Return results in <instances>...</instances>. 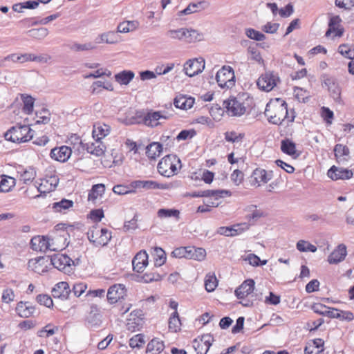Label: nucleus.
<instances>
[{
    "label": "nucleus",
    "mask_w": 354,
    "mask_h": 354,
    "mask_svg": "<svg viewBox=\"0 0 354 354\" xmlns=\"http://www.w3.org/2000/svg\"><path fill=\"white\" fill-rule=\"evenodd\" d=\"M265 115L274 124H280L283 121L291 123L295 118L294 111H288L287 103L281 98L271 99L265 109Z\"/></svg>",
    "instance_id": "nucleus-1"
},
{
    "label": "nucleus",
    "mask_w": 354,
    "mask_h": 354,
    "mask_svg": "<svg viewBox=\"0 0 354 354\" xmlns=\"http://www.w3.org/2000/svg\"><path fill=\"white\" fill-rule=\"evenodd\" d=\"M254 105L253 98L250 96L230 97L223 102V106L228 115L232 116H241Z\"/></svg>",
    "instance_id": "nucleus-2"
},
{
    "label": "nucleus",
    "mask_w": 354,
    "mask_h": 354,
    "mask_svg": "<svg viewBox=\"0 0 354 354\" xmlns=\"http://www.w3.org/2000/svg\"><path fill=\"white\" fill-rule=\"evenodd\" d=\"M157 169L160 175L171 177L181 169V161L176 155H167L159 161Z\"/></svg>",
    "instance_id": "nucleus-3"
},
{
    "label": "nucleus",
    "mask_w": 354,
    "mask_h": 354,
    "mask_svg": "<svg viewBox=\"0 0 354 354\" xmlns=\"http://www.w3.org/2000/svg\"><path fill=\"white\" fill-rule=\"evenodd\" d=\"M34 131L28 125L17 124L4 135L6 140L15 143L26 142L33 137Z\"/></svg>",
    "instance_id": "nucleus-4"
},
{
    "label": "nucleus",
    "mask_w": 354,
    "mask_h": 354,
    "mask_svg": "<svg viewBox=\"0 0 354 354\" xmlns=\"http://www.w3.org/2000/svg\"><path fill=\"white\" fill-rule=\"evenodd\" d=\"M171 256L176 258H185L201 261L206 257V251L202 248L194 246L176 248L171 252Z\"/></svg>",
    "instance_id": "nucleus-5"
},
{
    "label": "nucleus",
    "mask_w": 354,
    "mask_h": 354,
    "mask_svg": "<svg viewBox=\"0 0 354 354\" xmlns=\"http://www.w3.org/2000/svg\"><path fill=\"white\" fill-rule=\"evenodd\" d=\"M140 122L149 127H156L161 124V120H166L169 115L165 111L147 110L139 115Z\"/></svg>",
    "instance_id": "nucleus-6"
},
{
    "label": "nucleus",
    "mask_w": 354,
    "mask_h": 354,
    "mask_svg": "<svg viewBox=\"0 0 354 354\" xmlns=\"http://www.w3.org/2000/svg\"><path fill=\"white\" fill-rule=\"evenodd\" d=\"M216 80L221 88H232L236 82L233 68L230 66H223L216 73Z\"/></svg>",
    "instance_id": "nucleus-7"
},
{
    "label": "nucleus",
    "mask_w": 354,
    "mask_h": 354,
    "mask_svg": "<svg viewBox=\"0 0 354 354\" xmlns=\"http://www.w3.org/2000/svg\"><path fill=\"white\" fill-rule=\"evenodd\" d=\"M92 228L90 242L97 247H103L107 245L112 237L111 232L98 225L92 226Z\"/></svg>",
    "instance_id": "nucleus-8"
},
{
    "label": "nucleus",
    "mask_w": 354,
    "mask_h": 354,
    "mask_svg": "<svg viewBox=\"0 0 354 354\" xmlns=\"http://www.w3.org/2000/svg\"><path fill=\"white\" fill-rule=\"evenodd\" d=\"M167 34L171 39L181 40L186 43H192L201 39V35L196 30L192 29L170 30Z\"/></svg>",
    "instance_id": "nucleus-9"
},
{
    "label": "nucleus",
    "mask_w": 354,
    "mask_h": 354,
    "mask_svg": "<svg viewBox=\"0 0 354 354\" xmlns=\"http://www.w3.org/2000/svg\"><path fill=\"white\" fill-rule=\"evenodd\" d=\"M106 149V147L102 140H94V142L90 145V155L98 158L95 160L94 163L96 167H99L100 165H102L104 167H110L111 166L110 162L102 160L105 155Z\"/></svg>",
    "instance_id": "nucleus-10"
},
{
    "label": "nucleus",
    "mask_w": 354,
    "mask_h": 354,
    "mask_svg": "<svg viewBox=\"0 0 354 354\" xmlns=\"http://www.w3.org/2000/svg\"><path fill=\"white\" fill-rule=\"evenodd\" d=\"M145 315L140 309L133 310L127 320V328L131 332L140 330L145 325Z\"/></svg>",
    "instance_id": "nucleus-11"
},
{
    "label": "nucleus",
    "mask_w": 354,
    "mask_h": 354,
    "mask_svg": "<svg viewBox=\"0 0 354 354\" xmlns=\"http://www.w3.org/2000/svg\"><path fill=\"white\" fill-rule=\"evenodd\" d=\"M48 257V261L50 262V265L53 266L54 268L65 273L71 272V263L73 261L69 257L59 253Z\"/></svg>",
    "instance_id": "nucleus-12"
},
{
    "label": "nucleus",
    "mask_w": 354,
    "mask_h": 354,
    "mask_svg": "<svg viewBox=\"0 0 354 354\" xmlns=\"http://www.w3.org/2000/svg\"><path fill=\"white\" fill-rule=\"evenodd\" d=\"M214 342V337L210 334H203L195 338L192 346L197 354H206Z\"/></svg>",
    "instance_id": "nucleus-13"
},
{
    "label": "nucleus",
    "mask_w": 354,
    "mask_h": 354,
    "mask_svg": "<svg viewBox=\"0 0 354 354\" xmlns=\"http://www.w3.org/2000/svg\"><path fill=\"white\" fill-rule=\"evenodd\" d=\"M279 81L278 76L270 72L262 74L257 80V86L264 91H272Z\"/></svg>",
    "instance_id": "nucleus-14"
},
{
    "label": "nucleus",
    "mask_w": 354,
    "mask_h": 354,
    "mask_svg": "<svg viewBox=\"0 0 354 354\" xmlns=\"http://www.w3.org/2000/svg\"><path fill=\"white\" fill-rule=\"evenodd\" d=\"M127 290L123 284H114L111 286L107 292V299L110 304H115L122 301L127 297Z\"/></svg>",
    "instance_id": "nucleus-15"
},
{
    "label": "nucleus",
    "mask_w": 354,
    "mask_h": 354,
    "mask_svg": "<svg viewBox=\"0 0 354 354\" xmlns=\"http://www.w3.org/2000/svg\"><path fill=\"white\" fill-rule=\"evenodd\" d=\"M192 197H205L213 198L215 201H218L220 198L230 197L232 192L227 189H207L199 192H194L189 194Z\"/></svg>",
    "instance_id": "nucleus-16"
},
{
    "label": "nucleus",
    "mask_w": 354,
    "mask_h": 354,
    "mask_svg": "<svg viewBox=\"0 0 354 354\" xmlns=\"http://www.w3.org/2000/svg\"><path fill=\"white\" fill-rule=\"evenodd\" d=\"M327 176L333 180H346L353 178V172L351 169L333 165L327 171Z\"/></svg>",
    "instance_id": "nucleus-17"
},
{
    "label": "nucleus",
    "mask_w": 354,
    "mask_h": 354,
    "mask_svg": "<svg viewBox=\"0 0 354 354\" xmlns=\"http://www.w3.org/2000/svg\"><path fill=\"white\" fill-rule=\"evenodd\" d=\"M205 68L204 59L194 58L188 60L184 65V71L187 75L193 77L201 73Z\"/></svg>",
    "instance_id": "nucleus-18"
},
{
    "label": "nucleus",
    "mask_w": 354,
    "mask_h": 354,
    "mask_svg": "<svg viewBox=\"0 0 354 354\" xmlns=\"http://www.w3.org/2000/svg\"><path fill=\"white\" fill-rule=\"evenodd\" d=\"M272 178V171H267L261 168H256L251 175V185L254 187H259L262 184L267 183Z\"/></svg>",
    "instance_id": "nucleus-19"
},
{
    "label": "nucleus",
    "mask_w": 354,
    "mask_h": 354,
    "mask_svg": "<svg viewBox=\"0 0 354 354\" xmlns=\"http://www.w3.org/2000/svg\"><path fill=\"white\" fill-rule=\"evenodd\" d=\"M342 19L339 16H333L330 19L328 28L326 32L325 36L333 37H341L344 32V29L341 25Z\"/></svg>",
    "instance_id": "nucleus-20"
},
{
    "label": "nucleus",
    "mask_w": 354,
    "mask_h": 354,
    "mask_svg": "<svg viewBox=\"0 0 354 354\" xmlns=\"http://www.w3.org/2000/svg\"><path fill=\"white\" fill-rule=\"evenodd\" d=\"M280 149L283 153L293 159H297L301 155V151L297 149L296 143L289 138H285L281 141Z\"/></svg>",
    "instance_id": "nucleus-21"
},
{
    "label": "nucleus",
    "mask_w": 354,
    "mask_h": 354,
    "mask_svg": "<svg viewBox=\"0 0 354 354\" xmlns=\"http://www.w3.org/2000/svg\"><path fill=\"white\" fill-rule=\"evenodd\" d=\"M249 229V225L247 223H239L230 227H221L218 229V233L227 236H234L241 234Z\"/></svg>",
    "instance_id": "nucleus-22"
},
{
    "label": "nucleus",
    "mask_w": 354,
    "mask_h": 354,
    "mask_svg": "<svg viewBox=\"0 0 354 354\" xmlns=\"http://www.w3.org/2000/svg\"><path fill=\"white\" fill-rule=\"evenodd\" d=\"M71 293V289L68 283L66 281H61L56 283L52 289L53 297L61 300L68 299Z\"/></svg>",
    "instance_id": "nucleus-23"
},
{
    "label": "nucleus",
    "mask_w": 354,
    "mask_h": 354,
    "mask_svg": "<svg viewBox=\"0 0 354 354\" xmlns=\"http://www.w3.org/2000/svg\"><path fill=\"white\" fill-rule=\"evenodd\" d=\"M50 240L44 236H35L30 240V247L33 250L46 252L47 250H55L51 248Z\"/></svg>",
    "instance_id": "nucleus-24"
},
{
    "label": "nucleus",
    "mask_w": 354,
    "mask_h": 354,
    "mask_svg": "<svg viewBox=\"0 0 354 354\" xmlns=\"http://www.w3.org/2000/svg\"><path fill=\"white\" fill-rule=\"evenodd\" d=\"M59 183V178L55 176H51L48 178L41 180V183L38 184L35 182V186L41 194L47 193L53 191Z\"/></svg>",
    "instance_id": "nucleus-25"
},
{
    "label": "nucleus",
    "mask_w": 354,
    "mask_h": 354,
    "mask_svg": "<svg viewBox=\"0 0 354 354\" xmlns=\"http://www.w3.org/2000/svg\"><path fill=\"white\" fill-rule=\"evenodd\" d=\"M72 150L70 147L63 145L51 149L50 156L56 161L64 162L71 156Z\"/></svg>",
    "instance_id": "nucleus-26"
},
{
    "label": "nucleus",
    "mask_w": 354,
    "mask_h": 354,
    "mask_svg": "<svg viewBox=\"0 0 354 354\" xmlns=\"http://www.w3.org/2000/svg\"><path fill=\"white\" fill-rule=\"evenodd\" d=\"M255 282L253 279L245 280L234 291L238 299H244L252 294L254 290Z\"/></svg>",
    "instance_id": "nucleus-27"
},
{
    "label": "nucleus",
    "mask_w": 354,
    "mask_h": 354,
    "mask_svg": "<svg viewBox=\"0 0 354 354\" xmlns=\"http://www.w3.org/2000/svg\"><path fill=\"white\" fill-rule=\"evenodd\" d=\"M48 262V257L47 258L40 257L37 259H30L28 263V267L36 273L41 274L48 271L46 263Z\"/></svg>",
    "instance_id": "nucleus-28"
},
{
    "label": "nucleus",
    "mask_w": 354,
    "mask_h": 354,
    "mask_svg": "<svg viewBox=\"0 0 354 354\" xmlns=\"http://www.w3.org/2000/svg\"><path fill=\"white\" fill-rule=\"evenodd\" d=\"M111 132V127L104 122H97L93 125L92 137L94 140H102Z\"/></svg>",
    "instance_id": "nucleus-29"
},
{
    "label": "nucleus",
    "mask_w": 354,
    "mask_h": 354,
    "mask_svg": "<svg viewBox=\"0 0 354 354\" xmlns=\"http://www.w3.org/2000/svg\"><path fill=\"white\" fill-rule=\"evenodd\" d=\"M334 154L339 164H345L350 160V150L342 144H337L334 147Z\"/></svg>",
    "instance_id": "nucleus-30"
},
{
    "label": "nucleus",
    "mask_w": 354,
    "mask_h": 354,
    "mask_svg": "<svg viewBox=\"0 0 354 354\" xmlns=\"http://www.w3.org/2000/svg\"><path fill=\"white\" fill-rule=\"evenodd\" d=\"M346 254V245L344 244H339L328 256V261L330 264H337L344 260Z\"/></svg>",
    "instance_id": "nucleus-31"
},
{
    "label": "nucleus",
    "mask_w": 354,
    "mask_h": 354,
    "mask_svg": "<svg viewBox=\"0 0 354 354\" xmlns=\"http://www.w3.org/2000/svg\"><path fill=\"white\" fill-rule=\"evenodd\" d=\"M148 264V254L145 251H140L132 261L133 270L142 272Z\"/></svg>",
    "instance_id": "nucleus-32"
},
{
    "label": "nucleus",
    "mask_w": 354,
    "mask_h": 354,
    "mask_svg": "<svg viewBox=\"0 0 354 354\" xmlns=\"http://www.w3.org/2000/svg\"><path fill=\"white\" fill-rule=\"evenodd\" d=\"M195 102V99L191 96L178 94L174 100V104L177 109L187 110L191 109Z\"/></svg>",
    "instance_id": "nucleus-33"
},
{
    "label": "nucleus",
    "mask_w": 354,
    "mask_h": 354,
    "mask_svg": "<svg viewBox=\"0 0 354 354\" xmlns=\"http://www.w3.org/2000/svg\"><path fill=\"white\" fill-rule=\"evenodd\" d=\"M324 351V341L317 338L308 342L305 347V354H322Z\"/></svg>",
    "instance_id": "nucleus-34"
},
{
    "label": "nucleus",
    "mask_w": 354,
    "mask_h": 354,
    "mask_svg": "<svg viewBox=\"0 0 354 354\" xmlns=\"http://www.w3.org/2000/svg\"><path fill=\"white\" fill-rule=\"evenodd\" d=\"M165 346L162 340L158 337L153 338L147 345V354H160L165 350Z\"/></svg>",
    "instance_id": "nucleus-35"
},
{
    "label": "nucleus",
    "mask_w": 354,
    "mask_h": 354,
    "mask_svg": "<svg viewBox=\"0 0 354 354\" xmlns=\"http://www.w3.org/2000/svg\"><path fill=\"white\" fill-rule=\"evenodd\" d=\"M162 151V146L160 142H153L146 147V155L150 160H156Z\"/></svg>",
    "instance_id": "nucleus-36"
},
{
    "label": "nucleus",
    "mask_w": 354,
    "mask_h": 354,
    "mask_svg": "<svg viewBox=\"0 0 354 354\" xmlns=\"http://www.w3.org/2000/svg\"><path fill=\"white\" fill-rule=\"evenodd\" d=\"M16 311L21 317H29L35 313V307L30 305L29 302L20 301L17 304Z\"/></svg>",
    "instance_id": "nucleus-37"
},
{
    "label": "nucleus",
    "mask_w": 354,
    "mask_h": 354,
    "mask_svg": "<svg viewBox=\"0 0 354 354\" xmlns=\"http://www.w3.org/2000/svg\"><path fill=\"white\" fill-rule=\"evenodd\" d=\"M73 201L63 198L60 201L52 204L53 209L56 212L66 214L68 210L73 207Z\"/></svg>",
    "instance_id": "nucleus-38"
},
{
    "label": "nucleus",
    "mask_w": 354,
    "mask_h": 354,
    "mask_svg": "<svg viewBox=\"0 0 354 354\" xmlns=\"http://www.w3.org/2000/svg\"><path fill=\"white\" fill-rule=\"evenodd\" d=\"M137 20L124 21L119 24L117 30L118 32L127 33L136 30L139 27Z\"/></svg>",
    "instance_id": "nucleus-39"
},
{
    "label": "nucleus",
    "mask_w": 354,
    "mask_h": 354,
    "mask_svg": "<svg viewBox=\"0 0 354 354\" xmlns=\"http://www.w3.org/2000/svg\"><path fill=\"white\" fill-rule=\"evenodd\" d=\"M104 90L113 91L114 90L113 85L110 82H102L98 80L94 82L92 84V93L94 94H98L102 92Z\"/></svg>",
    "instance_id": "nucleus-40"
},
{
    "label": "nucleus",
    "mask_w": 354,
    "mask_h": 354,
    "mask_svg": "<svg viewBox=\"0 0 354 354\" xmlns=\"http://www.w3.org/2000/svg\"><path fill=\"white\" fill-rule=\"evenodd\" d=\"M169 330L171 333H177L181 329V321L178 312H173L168 322Z\"/></svg>",
    "instance_id": "nucleus-41"
},
{
    "label": "nucleus",
    "mask_w": 354,
    "mask_h": 354,
    "mask_svg": "<svg viewBox=\"0 0 354 354\" xmlns=\"http://www.w3.org/2000/svg\"><path fill=\"white\" fill-rule=\"evenodd\" d=\"M113 192L118 195H125L136 192L134 181H132L129 185H116L113 187Z\"/></svg>",
    "instance_id": "nucleus-42"
},
{
    "label": "nucleus",
    "mask_w": 354,
    "mask_h": 354,
    "mask_svg": "<svg viewBox=\"0 0 354 354\" xmlns=\"http://www.w3.org/2000/svg\"><path fill=\"white\" fill-rule=\"evenodd\" d=\"M15 185V179L6 175L0 176V192H8Z\"/></svg>",
    "instance_id": "nucleus-43"
},
{
    "label": "nucleus",
    "mask_w": 354,
    "mask_h": 354,
    "mask_svg": "<svg viewBox=\"0 0 354 354\" xmlns=\"http://www.w3.org/2000/svg\"><path fill=\"white\" fill-rule=\"evenodd\" d=\"M18 174H20L19 180L23 181L24 184H29L37 176L36 171L31 167L24 169L21 171H18Z\"/></svg>",
    "instance_id": "nucleus-44"
},
{
    "label": "nucleus",
    "mask_w": 354,
    "mask_h": 354,
    "mask_svg": "<svg viewBox=\"0 0 354 354\" xmlns=\"http://www.w3.org/2000/svg\"><path fill=\"white\" fill-rule=\"evenodd\" d=\"M218 281L214 272L208 273L206 274L205 281H204V286L205 290L208 292H213L216 287L218 286Z\"/></svg>",
    "instance_id": "nucleus-45"
},
{
    "label": "nucleus",
    "mask_w": 354,
    "mask_h": 354,
    "mask_svg": "<svg viewBox=\"0 0 354 354\" xmlns=\"http://www.w3.org/2000/svg\"><path fill=\"white\" fill-rule=\"evenodd\" d=\"M134 73L131 71H123L115 75V80L122 85H127L134 77Z\"/></svg>",
    "instance_id": "nucleus-46"
},
{
    "label": "nucleus",
    "mask_w": 354,
    "mask_h": 354,
    "mask_svg": "<svg viewBox=\"0 0 354 354\" xmlns=\"http://www.w3.org/2000/svg\"><path fill=\"white\" fill-rule=\"evenodd\" d=\"M145 342V335L139 333L129 339V345L133 350H140L143 348Z\"/></svg>",
    "instance_id": "nucleus-47"
},
{
    "label": "nucleus",
    "mask_w": 354,
    "mask_h": 354,
    "mask_svg": "<svg viewBox=\"0 0 354 354\" xmlns=\"http://www.w3.org/2000/svg\"><path fill=\"white\" fill-rule=\"evenodd\" d=\"M180 212L178 209H165L162 208L158 210L157 216L160 218H165L173 217L176 220L180 219Z\"/></svg>",
    "instance_id": "nucleus-48"
},
{
    "label": "nucleus",
    "mask_w": 354,
    "mask_h": 354,
    "mask_svg": "<svg viewBox=\"0 0 354 354\" xmlns=\"http://www.w3.org/2000/svg\"><path fill=\"white\" fill-rule=\"evenodd\" d=\"M152 255L155 266H161L166 262V253L161 248L155 247Z\"/></svg>",
    "instance_id": "nucleus-49"
},
{
    "label": "nucleus",
    "mask_w": 354,
    "mask_h": 354,
    "mask_svg": "<svg viewBox=\"0 0 354 354\" xmlns=\"http://www.w3.org/2000/svg\"><path fill=\"white\" fill-rule=\"evenodd\" d=\"M338 52L343 57L349 59H354V45L343 44L339 46Z\"/></svg>",
    "instance_id": "nucleus-50"
},
{
    "label": "nucleus",
    "mask_w": 354,
    "mask_h": 354,
    "mask_svg": "<svg viewBox=\"0 0 354 354\" xmlns=\"http://www.w3.org/2000/svg\"><path fill=\"white\" fill-rule=\"evenodd\" d=\"M100 41L104 42L106 44H115L119 41V35L115 32H108L104 34H102L99 37Z\"/></svg>",
    "instance_id": "nucleus-51"
},
{
    "label": "nucleus",
    "mask_w": 354,
    "mask_h": 354,
    "mask_svg": "<svg viewBox=\"0 0 354 354\" xmlns=\"http://www.w3.org/2000/svg\"><path fill=\"white\" fill-rule=\"evenodd\" d=\"M27 34L29 37L34 39H42L48 35V30L46 28L41 27L31 29L27 32Z\"/></svg>",
    "instance_id": "nucleus-52"
},
{
    "label": "nucleus",
    "mask_w": 354,
    "mask_h": 354,
    "mask_svg": "<svg viewBox=\"0 0 354 354\" xmlns=\"http://www.w3.org/2000/svg\"><path fill=\"white\" fill-rule=\"evenodd\" d=\"M105 192V185L104 184H97L92 187L90 190V199L95 200L101 198Z\"/></svg>",
    "instance_id": "nucleus-53"
},
{
    "label": "nucleus",
    "mask_w": 354,
    "mask_h": 354,
    "mask_svg": "<svg viewBox=\"0 0 354 354\" xmlns=\"http://www.w3.org/2000/svg\"><path fill=\"white\" fill-rule=\"evenodd\" d=\"M207 3L204 1H198L197 3H192L189 4V6L184 9L181 12L184 15H189L191 13L196 12L201 10L204 9V6L206 5Z\"/></svg>",
    "instance_id": "nucleus-54"
},
{
    "label": "nucleus",
    "mask_w": 354,
    "mask_h": 354,
    "mask_svg": "<svg viewBox=\"0 0 354 354\" xmlns=\"http://www.w3.org/2000/svg\"><path fill=\"white\" fill-rule=\"evenodd\" d=\"M69 142L73 145V147L75 148V146H77V149L78 151H80V149L86 150L88 151V145L87 143L84 144L82 142V139L80 136H78L76 134L72 135L68 138Z\"/></svg>",
    "instance_id": "nucleus-55"
},
{
    "label": "nucleus",
    "mask_w": 354,
    "mask_h": 354,
    "mask_svg": "<svg viewBox=\"0 0 354 354\" xmlns=\"http://www.w3.org/2000/svg\"><path fill=\"white\" fill-rule=\"evenodd\" d=\"M136 189L138 188L158 189L159 185L153 180H134Z\"/></svg>",
    "instance_id": "nucleus-56"
},
{
    "label": "nucleus",
    "mask_w": 354,
    "mask_h": 354,
    "mask_svg": "<svg viewBox=\"0 0 354 354\" xmlns=\"http://www.w3.org/2000/svg\"><path fill=\"white\" fill-rule=\"evenodd\" d=\"M320 116L328 125H330L334 118V113L329 108L322 106L320 109Z\"/></svg>",
    "instance_id": "nucleus-57"
},
{
    "label": "nucleus",
    "mask_w": 354,
    "mask_h": 354,
    "mask_svg": "<svg viewBox=\"0 0 354 354\" xmlns=\"http://www.w3.org/2000/svg\"><path fill=\"white\" fill-rule=\"evenodd\" d=\"M29 55H30V53H24L21 55L12 53L5 57V60H10L13 62L24 63L26 62H30L28 57Z\"/></svg>",
    "instance_id": "nucleus-58"
},
{
    "label": "nucleus",
    "mask_w": 354,
    "mask_h": 354,
    "mask_svg": "<svg viewBox=\"0 0 354 354\" xmlns=\"http://www.w3.org/2000/svg\"><path fill=\"white\" fill-rule=\"evenodd\" d=\"M294 96L299 102L305 103L308 100L310 94L307 90L296 87L294 89Z\"/></svg>",
    "instance_id": "nucleus-59"
},
{
    "label": "nucleus",
    "mask_w": 354,
    "mask_h": 354,
    "mask_svg": "<svg viewBox=\"0 0 354 354\" xmlns=\"http://www.w3.org/2000/svg\"><path fill=\"white\" fill-rule=\"evenodd\" d=\"M297 249L300 252H312L317 251V247L306 241L299 240L297 243Z\"/></svg>",
    "instance_id": "nucleus-60"
},
{
    "label": "nucleus",
    "mask_w": 354,
    "mask_h": 354,
    "mask_svg": "<svg viewBox=\"0 0 354 354\" xmlns=\"http://www.w3.org/2000/svg\"><path fill=\"white\" fill-rule=\"evenodd\" d=\"M244 178L243 172L239 169H234L230 175V179L236 186L241 185L244 181Z\"/></svg>",
    "instance_id": "nucleus-61"
},
{
    "label": "nucleus",
    "mask_w": 354,
    "mask_h": 354,
    "mask_svg": "<svg viewBox=\"0 0 354 354\" xmlns=\"http://www.w3.org/2000/svg\"><path fill=\"white\" fill-rule=\"evenodd\" d=\"M24 107L23 111L26 114L32 113L34 106V99L29 95L23 96Z\"/></svg>",
    "instance_id": "nucleus-62"
},
{
    "label": "nucleus",
    "mask_w": 354,
    "mask_h": 354,
    "mask_svg": "<svg viewBox=\"0 0 354 354\" xmlns=\"http://www.w3.org/2000/svg\"><path fill=\"white\" fill-rule=\"evenodd\" d=\"M244 137L245 133H238L235 131H227L225 133V139L227 142H235L241 141Z\"/></svg>",
    "instance_id": "nucleus-63"
},
{
    "label": "nucleus",
    "mask_w": 354,
    "mask_h": 354,
    "mask_svg": "<svg viewBox=\"0 0 354 354\" xmlns=\"http://www.w3.org/2000/svg\"><path fill=\"white\" fill-rule=\"evenodd\" d=\"M36 300L40 305H44V306L48 308H50L51 306H53V299L48 295H38L36 297Z\"/></svg>",
    "instance_id": "nucleus-64"
}]
</instances>
